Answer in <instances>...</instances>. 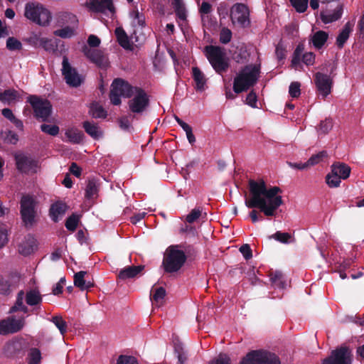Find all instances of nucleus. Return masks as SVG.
Returning <instances> with one entry per match:
<instances>
[{"label": "nucleus", "instance_id": "12", "mask_svg": "<svg viewBox=\"0 0 364 364\" xmlns=\"http://www.w3.org/2000/svg\"><path fill=\"white\" fill-rule=\"evenodd\" d=\"M82 52L89 61L95 64L97 68L107 70L109 67L110 63L107 54L104 50L84 46L82 48Z\"/></svg>", "mask_w": 364, "mask_h": 364}, {"label": "nucleus", "instance_id": "18", "mask_svg": "<svg viewBox=\"0 0 364 364\" xmlns=\"http://www.w3.org/2000/svg\"><path fill=\"white\" fill-rule=\"evenodd\" d=\"M15 161L17 169L24 173L29 172H36L38 161L30 156L23 154L15 155Z\"/></svg>", "mask_w": 364, "mask_h": 364}, {"label": "nucleus", "instance_id": "9", "mask_svg": "<svg viewBox=\"0 0 364 364\" xmlns=\"http://www.w3.org/2000/svg\"><path fill=\"white\" fill-rule=\"evenodd\" d=\"M28 102L31 104L36 119H41L43 122L48 120L52 112V105L49 100L31 95L28 97Z\"/></svg>", "mask_w": 364, "mask_h": 364}, {"label": "nucleus", "instance_id": "41", "mask_svg": "<svg viewBox=\"0 0 364 364\" xmlns=\"http://www.w3.org/2000/svg\"><path fill=\"white\" fill-rule=\"evenodd\" d=\"M79 221V216L75 213H73L66 219L65 226L69 231L74 232L78 225Z\"/></svg>", "mask_w": 364, "mask_h": 364}, {"label": "nucleus", "instance_id": "28", "mask_svg": "<svg viewBox=\"0 0 364 364\" xmlns=\"http://www.w3.org/2000/svg\"><path fill=\"white\" fill-rule=\"evenodd\" d=\"M328 38V34L324 31H318L314 33L311 41L313 46L318 50L323 48Z\"/></svg>", "mask_w": 364, "mask_h": 364}, {"label": "nucleus", "instance_id": "46", "mask_svg": "<svg viewBox=\"0 0 364 364\" xmlns=\"http://www.w3.org/2000/svg\"><path fill=\"white\" fill-rule=\"evenodd\" d=\"M328 156L326 151H322L316 154L312 155L307 161L309 166H314L323 161V159Z\"/></svg>", "mask_w": 364, "mask_h": 364}, {"label": "nucleus", "instance_id": "22", "mask_svg": "<svg viewBox=\"0 0 364 364\" xmlns=\"http://www.w3.org/2000/svg\"><path fill=\"white\" fill-rule=\"evenodd\" d=\"M114 33L117 38V41L121 47L127 50H134V46L132 43H131L130 38H129L123 28H116Z\"/></svg>", "mask_w": 364, "mask_h": 364}, {"label": "nucleus", "instance_id": "59", "mask_svg": "<svg viewBox=\"0 0 364 364\" xmlns=\"http://www.w3.org/2000/svg\"><path fill=\"white\" fill-rule=\"evenodd\" d=\"M40 45L46 50V51H54L55 50L56 46L54 44L53 40L42 38L40 40Z\"/></svg>", "mask_w": 364, "mask_h": 364}, {"label": "nucleus", "instance_id": "11", "mask_svg": "<svg viewBox=\"0 0 364 364\" xmlns=\"http://www.w3.org/2000/svg\"><path fill=\"white\" fill-rule=\"evenodd\" d=\"M352 350L349 346L342 345L331 352L329 356L323 360L322 364H351Z\"/></svg>", "mask_w": 364, "mask_h": 364}, {"label": "nucleus", "instance_id": "43", "mask_svg": "<svg viewBox=\"0 0 364 364\" xmlns=\"http://www.w3.org/2000/svg\"><path fill=\"white\" fill-rule=\"evenodd\" d=\"M55 326L58 328L61 335H64L67 332L68 325L61 316H53L50 320Z\"/></svg>", "mask_w": 364, "mask_h": 364}, {"label": "nucleus", "instance_id": "50", "mask_svg": "<svg viewBox=\"0 0 364 364\" xmlns=\"http://www.w3.org/2000/svg\"><path fill=\"white\" fill-rule=\"evenodd\" d=\"M292 6L299 13H304L308 7L309 0H289Z\"/></svg>", "mask_w": 364, "mask_h": 364}, {"label": "nucleus", "instance_id": "61", "mask_svg": "<svg viewBox=\"0 0 364 364\" xmlns=\"http://www.w3.org/2000/svg\"><path fill=\"white\" fill-rule=\"evenodd\" d=\"M316 55L313 52H307L302 55V62L307 66L312 65L315 63Z\"/></svg>", "mask_w": 364, "mask_h": 364}, {"label": "nucleus", "instance_id": "58", "mask_svg": "<svg viewBox=\"0 0 364 364\" xmlns=\"http://www.w3.org/2000/svg\"><path fill=\"white\" fill-rule=\"evenodd\" d=\"M117 364H139L136 358L131 355H121L118 357Z\"/></svg>", "mask_w": 364, "mask_h": 364}, {"label": "nucleus", "instance_id": "63", "mask_svg": "<svg viewBox=\"0 0 364 364\" xmlns=\"http://www.w3.org/2000/svg\"><path fill=\"white\" fill-rule=\"evenodd\" d=\"M145 36L142 34H137L136 31H134L130 36V41L134 44V43H137L139 46H141L145 41Z\"/></svg>", "mask_w": 364, "mask_h": 364}, {"label": "nucleus", "instance_id": "53", "mask_svg": "<svg viewBox=\"0 0 364 364\" xmlns=\"http://www.w3.org/2000/svg\"><path fill=\"white\" fill-rule=\"evenodd\" d=\"M6 48L9 50H19L22 48V44L14 37H9L6 41Z\"/></svg>", "mask_w": 364, "mask_h": 364}, {"label": "nucleus", "instance_id": "30", "mask_svg": "<svg viewBox=\"0 0 364 364\" xmlns=\"http://www.w3.org/2000/svg\"><path fill=\"white\" fill-rule=\"evenodd\" d=\"M43 297L38 290L36 289L28 291L26 294V302L29 306H36L41 304Z\"/></svg>", "mask_w": 364, "mask_h": 364}, {"label": "nucleus", "instance_id": "2", "mask_svg": "<svg viewBox=\"0 0 364 364\" xmlns=\"http://www.w3.org/2000/svg\"><path fill=\"white\" fill-rule=\"evenodd\" d=\"M259 74L260 64H249L242 67L234 78V92L240 94L247 91L257 83Z\"/></svg>", "mask_w": 364, "mask_h": 364}, {"label": "nucleus", "instance_id": "37", "mask_svg": "<svg viewBox=\"0 0 364 364\" xmlns=\"http://www.w3.org/2000/svg\"><path fill=\"white\" fill-rule=\"evenodd\" d=\"M18 97V92L14 89L5 90L4 92H0V101L4 103L10 104L11 102L16 100Z\"/></svg>", "mask_w": 364, "mask_h": 364}, {"label": "nucleus", "instance_id": "19", "mask_svg": "<svg viewBox=\"0 0 364 364\" xmlns=\"http://www.w3.org/2000/svg\"><path fill=\"white\" fill-rule=\"evenodd\" d=\"M19 280L17 275L0 276V294H10L18 287Z\"/></svg>", "mask_w": 364, "mask_h": 364}, {"label": "nucleus", "instance_id": "14", "mask_svg": "<svg viewBox=\"0 0 364 364\" xmlns=\"http://www.w3.org/2000/svg\"><path fill=\"white\" fill-rule=\"evenodd\" d=\"M26 344L22 338H15L4 346V353L7 358H23L26 353Z\"/></svg>", "mask_w": 364, "mask_h": 364}, {"label": "nucleus", "instance_id": "5", "mask_svg": "<svg viewBox=\"0 0 364 364\" xmlns=\"http://www.w3.org/2000/svg\"><path fill=\"white\" fill-rule=\"evenodd\" d=\"M135 91V87L132 86L127 81L122 78H116L111 85L109 99L114 105L122 103L121 97L130 98Z\"/></svg>", "mask_w": 364, "mask_h": 364}, {"label": "nucleus", "instance_id": "26", "mask_svg": "<svg viewBox=\"0 0 364 364\" xmlns=\"http://www.w3.org/2000/svg\"><path fill=\"white\" fill-rule=\"evenodd\" d=\"M350 170V166L344 163H334L331 166V172L343 180L349 177Z\"/></svg>", "mask_w": 364, "mask_h": 364}, {"label": "nucleus", "instance_id": "52", "mask_svg": "<svg viewBox=\"0 0 364 364\" xmlns=\"http://www.w3.org/2000/svg\"><path fill=\"white\" fill-rule=\"evenodd\" d=\"M275 55L279 61H282L286 58L287 49L282 40L276 46Z\"/></svg>", "mask_w": 364, "mask_h": 364}, {"label": "nucleus", "instance_id": "60", "mask_svg": "<svg viewBox=\"0 0 364 364\" xmlns=\"http://www.w3.org/2000/svg\"><path fill=\"white\" fill-rule=\"evenodd\" d=\"M131 116H123L119 119V127L127 132H130L132 127L130 118Z\"/></svg>", "mask_w": 364, "mask_h": 364}, {"label": "nucleus", "instance_id": "51", "mask_svg": "<svg viewBox=\"0 0 364 364\" xmlns=\"http://www.w3.org/2000/svg\"><path fill=\"white\" fill-rule=\"evenodd\" d=\"M333 127L332 119L329 118H326V119L321 121L318 128V132L320 134H326L328 133L330 130H331Z\"/></svg>", "mask_w": 364, "mask_h": 364}, {"label": "nucleus", "instance_id": "62", "mask_svg": "<svg viewBox=\"0 0 364 364\" xmlns=\"http://www.w3.org/2000/svg\"><path fill=\"white\" fill-rule=\"evenodd\" d=\"M239 250L246 260H249L252 257V251L248 244L242 245Z\"/></svg>", "mask_w": 364, "mask_h": 364}, {"label": "nucleus", "instance_id": "38", "mask_svg": "<svg viewBox=\"0 0 364 364\" xmlns=\"http://www.w3.org/2000/svg\"><path fill=\"white\" fill-rule=\"evenodd\" d=\"M83 128L86 133L95 139H98L102 136V133L99 131V128L95 124L85 121L83 122Z\"/></svg>", "mask_w": 364, "mask_h": 364}, {"label": "nucleus", "instance_id": "54", "mask_svg": "<svg viewBox=\"0 0 364 364\" xmlns=\"http://www.w3.org/2000/svg\"><path fill=\"white\" fill-rule=\"evenodd\" d=\"M232 38V31L228 28H223L220 32V42L223 44H227L230 42Z\"/></svg>", "mask_w": 364, "mask_h": 364}, {"label": "nucleus", "instance_id": "23", "mask_svg": "<svg viewBox=\"0 0 364 364\" xmlns=\"http://www.w3.org/2000/svg\"><path fill=\"white\" fill-rule=\"evenodd\" d=\"M144 269V265H138V266H128L123 269H122L117 277L121 280H126L127 279H133L136 277L138 274H139Z\"/></svg>", "mask_w": 364, "mask_h": 364}, {"label": "nucleus", "instance_id": "40", "mask_svg": "<svg viewBox=\"0 0 364 364\" xmlns=\"http://www.w3.org/2000/svg\"><path fill=\"white\" fill-rule=\"evenodd\" d=\"M172 5L174 9V11L176 16L181 20H186V13L184 4L182 0H175L172 1Z\"/></svg>", "mask_w": 364, "mask_h": 364}, {"label": "nucleus", "instance_id": "35", "mask_svg": "<svg viewBox=\"0 0 364 364\" xmlns=\"http://www.w3.org/2000/svg\"><path fill=\"white\" fill-rule=\"evenodd\" d=\"M270 280L277 287L284 289L286 287L284 275L280 271L276 270L270 273Z\"/></svg>", "mask_w": 364, "mask_h": 364}, {"label": "nucleus", "instance_id": "56", "mask_svg": "<svg viewBox=\"0 0 364 364\" xmlns=\"http://www.w3.org/2000/svg\"><path fill=\"white\" fill-rule=\"evenodd\" d=\"M202 210L200 208H196L186 215V221L188 223H194L201 215Z\"/></svg>", "mask_w": 364, "mask_h": 364}, {"label": "nucleus", "instance_id": "10", "mask_svg": "<svg viewBox=\"0 0 364 364\" xmlns=\"http://www.w3.org/2000/svg\"><path fill=\"white\" fill-rule=\"evenodd\" d=\"M134 94V97L128 102L129 109L134 114H141L149 106V97L144 90L139 87H135Z\"/></svg>", "mask_w": 364, "mask_h": 364}, {"label": "nucleus", "instance_id": "7", "mask_svg": "<svg viewBox=\"0 0 364 364\" xmlns=\"http://www.w3.org/2000/svg\"><path fill=\"white\" fill-rule=\"evenodd\" d=\"M325 66L330 67L329 75L318 72L314 75V82L320 94L324 97L328 95L331 92L333 79L331 75H334V72L337 68V64L335 62L328 61Z\"/></svg>", "mask_w": 364, "mask_h": 364}, {"label": "nucleus", "instance_id": "45", "mask_svg": "<svg viewBox=\"0 0 364 364\" xmlns=\"http://www.w3.org/2000/svg\"><path fill=\"white\" fill-rule=\"evenodd\" d=\"M28 364H38L41 360V353L36 348H31L28 355Z\"/></svg>", "mask_w": 364, "mask_h": 364}, {"label": "nucleus", "instance_id": "44", "mask_svg": "<svg viewBox=\"0 0 364 364\" xmlns=\"http://www.w3.org/2000/svg\"><path fill=\"white\" fill-rule=\"evenodd\" d=\"M87 274L85 271H80L75 274L74 275V284L75 287H78L80 290L83 291L86 289L84 277Z\"/></svg>", "mask_w": 364, "mask_h": 364}, {"label": "nucleus", "instance_id": "64", "mask_svg": "<svg viewBox=\"0 0 364 364\" xmlns=\"http://www.w3.org/2000/svg\"><path fill=\"white\" fill-rule=\"evenodd\" d=\"M5 141L11 144H16L18 141V136L14 132L9 130L6 132Z\"/></svg>", "mask_w": 364, "mask_h": 364}, {"label": "nucleus", "instance_id": "8", "mask_svg": "<svg viewBox=\"0 0 364 364\" xmlns=\"http://www.w3.org/2000/svg\"><path fill=\"white\" fill-rule=\"evenodd\" d=\"M240 364H281L279 357L267 351L252 350L240 361Z\"/></svg>", "mask_w": 364, "mask_h": 364}, {"label": "nucleus", "instance_id": "25", "mask_svg": "<svg viewBox=\"0 0 364 364\" xmlns=\"http://www.w3.org/2000/svg\"><path fill=\"white\" fill-rule=\"evenodd\" d=\"M67 209L68 206L66 204L61 201H58L53 203L50 205L49 210V215L52 220L55 223H57L58 221V217L64 215Z\"/></svg>", "mask_w": 364, "mask_h": 364}, {"label": "nucleus", "instance_id": "57", "mask_svg": "<svg viewBox=\"0 0 364 364\" xmlns=\"http://www.w3.org/2000/svg\"><path fill=\"white\" fill-rule=\"evenodd\" d=\"M301 84L299 82H292L289 85V93L291 97L296 98L301 94Z\"/></svg>", "mask_w": 364, "mask_h": 364}, {"label": "nucleus", "instance_id": "1", "mask_svg": "<svg viewBox=\"0 0 364 364\" xmlns=\"http://www.w3.org/2000/svg\"><path fill=\"white\" fill-rule=\"evenodd\" d=\"M248 194L245 195V203L248 208H258L264 215H275L277 209L283 204L282 193L278 186L267 188L263 179L248 181Z\"/></svg>", "mask_w": 364, "mask_h": 364}, {"label": "nucleus", "instance_id": "36", "mask_svg": "<svg viewBox=\"0 0 364 364\" xmlns=\"http://www.w3.org/2000/svg\"><path fill=\"white\" fill-rule=\"evenodd\" d=\"M174 352L178 358V364H184L188 359V354L183 343L179 341L174 342Z\"/></svg>", "mask_w": 364, "mask_h": 364}, {"label": "nucleus", "instance_id": "55", "mask_svg": "<svg viewBox=\"0 0 364 364\" xmlns=\"http://www.w3.org/2000/svg\"><path fill=\"white\" fill-rule=\"evenodd\" d=\"M165 296L166 289L164 287H160L155 289V291L151 296V299L156 303H159L164 299Z\"/></svg>", "mask_w": 364, "mask_h": 364}, {"label": "nucleus", "instance_id": "17", "mask_svg": "<svg viewBox=\"0 0 364 364\" xmlns=\"http://www.w3.org/2000/svg\"><path fill=\"white\" fill-rule=\"evenodd\" d=\"M62 66V74L66 83L73 87H79L82 82V78L77 70L70 65L68 58L65 56L63 57Z\"/></svg>", "mask_w": 364, "mask_h": 364}, {"label": "nucleus", "instance_id": "3", "mask_svg": "<svg viewBox=\"0 0 364 364\" xmlns=\"http://www.w3.org/2000/svg\"><path fill=\"white\" fill-rule=\"evenodd\" d=\"M179 245L169 246L164 254L162 267L166 273H176L183 267L187 256L185 252L179 250Z\"/></svg>", "mask_w": 364, "mask_h": 364}, {"label": "nucleus", "instance_id": "34", "mask_svg": "<svg viewBox=\"0 0 364 364\" xmlns=\"http://www.w3.org/2000/svg\"><path fill=\"white\" fill-rule=\"evenodd\" d=\"M65 136L73 144H80L84 138V134L77 129H70L65 132Z\"/></svg>", "mask_w": 364, "mask_h": 364}, {"label": "nucleus", "instance_id": "15", "mask_svg": "<svg viewBox=\"0 0 364 364\" xmlns=\"http://www.w3.org/2000/svg\"><path fill=\"white\" fill-rule=\"evenodd\" d=\"M248 7L242 3L235 4L230 9V18L233 23H237L241 27L245 28L250 25Z\"/></svg>", "mask_w": 364, "mask_h": 364}, {"label": "nucleus", "instance_id": "32", "mask_svg": "<svg viewBox=\"0 0 364 364\" xmlns=\"http://www.w3.org/2000/svg\"><path fill=\"white\" fill-rule=\"evenodd\" d=\"M343 14V5H338L333 13L324 14H321V18L325 23H331L340 19Z\"/></svg>", "mask_w": 364, "mask_h": 364}, {"label": "nucleus", "instance_id": "29", "mask_svg": "<svg viewBox=\"0 0 364 364\" xmlns=\"http://www.w3.org/2000/svg\"><path fill=\"white\" fill-rule=\"evenodd\" d=\"M98 191L99 183H97L96 179H89L85 188V198L89 200L95 199L98 196Z\"/></svg>", "mask_w": 364, "mask_h": 364}, {"label": "nucleus", "instance_id": "6", "mask_svg": "<svg viewBox=\"0 0 364 364\" xmlns=\"http://www.w3.org/2000/svg\"><path fill=\"white\" fill-rule=\"evenodd\" d=\"M25 16L40 25H48L51 20L50 12L40 4L28 3L25 7Z\"/></svg>", "mask_w": 364, "mask_h": 364}, {"label": "nucleus", "instance_id": "4", "mask_svg": "<svg viewBox=\"0 0 364 364\" xmlns=\"http://www.w3.org/2000/svg\"><path fill=\"white\" fill-rule=\"evenodd\" d=\"M205 50L206 58L217 73L222 74L228 70L230 65L221 47L207 46Z\"/></svg>", "mask_w": 364, "mask_h": 364}, {"label": "nucleus", "instance_id": "47", "mask_svg": "<svg viewBox=\"0 0 364 364\" xmlns=\"http://www.w3.org/2000/svg\"><path fill=\"white\" fill-rule=\"evenodd\" d=\"M291 235L288 232H282L280 231H277L274 234L269 236V239H274L282 243L287 244L289 242V240L291 239Z\"/></svg>", "mask_w": 364, "mask_h": 364}, {"label": "nucleus", "instance_id": "49", "mask_svg": "<svg viewBox=\"0 0 364 364\" xmlns=\"http://www.w3.org/2000/svg\"><path fill=\"white\" fill-rule=\"evenodd\" d=\"M326 181L330 188H336L340 186L341 178L337 175L333 174L332 172L327 174Z\"/></svg>", "mask_w": 364, "mask_h": 364}, {"label": "nucleus", "instance_id": "39", "mask_svg": "<svg viewBox=\"0 0 364 364\" xmlns=\"http://www.w3.org/2000/svg\"><path fill=\"white\" fill-rule=\"evenodd\" d=\"M132 18V24L133 26L136 27H144L146 25L145 22V16L144 14L140 13L137 9L134 10L130 14Z\"/></svg>", "mask_w": 364, "mask_h": 364}, {"label": "nucleus", "instance_id": "13", "mask_svg": "<svg viewBox=\"0 0 364 364\" xmlns=\"http://www.w3.org/2000/svg\"><path fill=\"white\" fill-rule=\"evenodd\" d=\"M36 202L30 196H23L21 200V215L26 226H31L35 222Z\"/></svg>", "mask_w": 364, "mask_h": 364}, {"label": "nucleus", "instance_id": "21", "mask_svg": "<svg viewBox=\"0 0 364 364\" xmlns=\"http://www.w3.org/2000/svg\"><path fill=\"white\" fill-rule=\"evenodd\" d=\"M89 7L95 12L105 13L108 11L112 14L114 13L112 0H90Z\"/></svg>", "mask_w": 364, "mask_h": 364}, {"label": "nucleus", "instance_id": "42", "mask_svg": "<svg viewBox=\"0 0 364 364\" xmlns=\"http://www.w3.org/2000/svg\"><path fill=\"white\" fill-rule=\"evenodd\" d=\"M90 113L94 118H106V110L97 103H94L90 107Z\"/></svg>", "mask_w": 364, "mask_h": 364}, {"label": "nucleus", "instance_id": "27", "mask_svg": "<svg viewBox=\"0 0 364 364\" xmlns=\"http://www.w3.org/2000/svg\"><path fill=\"white\" fill-rule=\"evenodd\" d=\"M192 77L196 82V90L200 91L203 90L207 79L199 68H192Z\"/></svg>", "mask_w": 364, "mask_h": 364}, {"label": "nucleus", "instance_id": "24", "mask_svg": "<svg viewBox=\"0 0 364 364\" xmlns=\"http://www.w3.org/2000/svg\"><path fill=\"white\" fill-rule=\"evenodd\" d=\"M353 26L354 24L353 23L348 21L340 31L336 38V42L338 48L341 49L343 48L345 43L350 36V33L353 31Z\"/></svg>", "mask_w": 364, "mask_h": 364}, {"label": "nucleus", "instance_id": "33", "mask_svg": "<svg viewBox=\"0 0 364 364\" xmlns=\"http://www.w3.org/2000/svg\"><path fill=\"white\" fill-rule=\"evenodd\" d=\"M77 28V26H65L61 27L60 29L54 31L53 34L54 36L62 38H70L75 35V31Z\"/></svg>", "mask_w": 364, "mask_h": 364}, {"label": "nucleus", "instance_id": "48", "mask_svg": "<svg viewBox=\"0 0 364 364\" xmlns=\"http://www.w3.org/2000/svg\"><path fill=\"white\" fill-rule=\"evenodd\" d=\"M41 130L47 134H49L53 136H55L58 134L60 129H59L58 126H57L55 124L50 125V124H43L41 125Z\"/></svg>", "mask_w": 364, "mask_h": 364}, {"label": "nucleus", "instance_id": "20", "mask_svg": "<svg viewBox=\"0 0 364 364\" xmlns=\"http://www.w3.org/2000/svg\"><path fill=\"white\" fill-rule=\"evenodd\" d=\"M56 25L59 27L67 26H78L77 16L69 11H59L55 16Z\"/></svg>", "mask_w": 364, "mask_h": 364}, {"label": "nucleus", "instance_id": "16", "mask_svg": "<svg viewBox=\"0 0 364 364\" xmlns=\"http://www.w3.org/2000/svg\"><path fill=\"white\" fill-rule=\"evenodd\" d=\"M26 324L25 318H16L14 316H9L0 321V335H8L19 332Z\"/></svg>", "mask_w": 364, "mask_h": 364}, {"label": "nucleus", "instance_id": "31", "mask_svg": "<svg viewBox=\"0 0 364 364\" xmlns=\"http://www.w3.org/2000/svg\"><path fill=\"white\" fill-rule=\"evenodd\" d=\"M250 56V53L248 52L247 49L244 46H241L237 48V50L232 55V59L237 63L244 64L249 61Z\"/></svg>", "mask_w": 364, "mask_h": 364}]
</instances>
